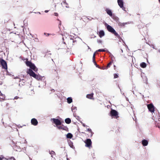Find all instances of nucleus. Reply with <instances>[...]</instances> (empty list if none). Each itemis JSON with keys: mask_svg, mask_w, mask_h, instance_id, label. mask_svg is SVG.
Masks as SVG:
<instances>
[{"mask_svg": "<svg viewBox=\"0 0 160 160\" xmlns=\"http://www.w3.org/2000/svg\"><path fill=\"white\" fill-rule=\"evenodd\" d=\"M25 62L26 65L28 67H29L30 69L33 70L35 72H36L38 71V69L34 64L31 62L28 61V59H26Z\"/></svg>", "mask_w": 160, "mask_h": 160, "instance_id": "f257e3e1", "label": "nucleus"}, {"mask_svg": "<svg viewBox=\"0 0 160 160\" xmlns=\"http://www.w3.org/2000/svg\"><path fill=\"white\" fill-rule=\"evenodd\" d=\"M106 26L107 28L108 31L113 34L117 37H119V35L118 33L111 26L109 25H108L107 24L106 25Z\"/></svg>", "mask_w": 160, "mask_h": 160, "instance_id": "f03ea898", "label": "nucleus"}, {"mask_svg": "<svg viewBox=\"0 0 160 160\" xmlns=\"http://www.w3.org/2000/svg\"><path fill=\"white\" fill-rule=\"evenodd\" d=\"M27 73L29 74L30 76L32 77L35 78L37 79H40L39 77L37 74H36L35 72H34L32 70L30 69H29L28 70Z\"/></svg>", "mask_w": 160, "mask_h": 160, "instance_id": "7ed1b4c3", "label": "nucleus"}, {"mask_svg": "<svg viewBox=\"0 0 160 160\" xmlns=\"http://www.w3.org/2000/svg\"><path fill=\"white\" fill-rule=\"evenodd\" d=\"M0 62L2 68L7 70L8 68L6 62L3 59H2L0 60Z\"/></svg>", "mask_w": 160, "mask_h": 160, "instance_id": "20e7f679", "label": "nucleus"}, {"mask_svg": "<svg viewBox=\"0 0 160 160\" xmlns=\"http://www.w3.org/2000/svg\"><path fill=\"white\" fill-rule=\"evenodd\" d=\"M147 107L149 110L152 112L154 111V107L152 104H150L147 105Z\"/></svg>", "mask_w": 160, "mask_h": 160, "instance_id": "39448f33", "label": "nucleus"}, {"mask_svg": "<svg viewBox=\"0 0 160 160\" xmlns=\"http://www.w3.org/2000/svg\"><path fill=\"white\" fill-rule=\"evenodd\" d=\"M84 142L86 144L85 146L86 147L89 148L91 146L92 142L90 139H87Z\"/></svg>", "mask_w": 160, "mask_h": 160, "instance_id": "423d86ee", "label": "nucleus"}, {"mask_svg": "<svg viewBox=\"0 0 160 160\" xmlns=\"http://www.w3.org/2000/svg\"><path fill=\"white\" fill-rule=\"evenodd\" d=\"M51 120H53V123L55 124L56 125H60L61 124V122L60 120L58 119H56L55 118H52Z\"/></svg>", "mask_w": 160, "mask_h": 160, "instance_id": "0eeeda50", "label": "nucleus"}, {"mask_svg": "<svg viewBox=\"0 0 160 160\" xmlns=\"http://www.w3.org/2000/svg\"><path fill=\"white\" fill-rule=\"evenodd\" d=\"M31 123L32 125L36 126L38 124V122L36 119L33 118L31 120Z\"/></svg>", "mask_w": 160, "mask_h": 160, "instance_id": "6e6552de", "label": "nucleus"}, {"mask_svg": "<svg viewBox=\"0 0 160 160\" xmlns=\"http://www.w3.org/2000/svg\"><path fill=\"white\" fill-rule=\"evenodd\" d=\"M111 114L112 116H116L118 115V113L115 110H112L111 111Z\"/></svg>", "mask_w": 160, "mask_h": 160, "instance_id": "1a4fd4ad", "label": "nucleus"}, {"mask_svg": "<svg viewBox=\"0 0 160 160\" xmlns=\"http://www.w3.org/2000/svg\"><path fill=\"white\" fill-rule=\"evenodd\" d=\"M41 81H42L41 82V84L42 83V85L44 86L46 85V81L45 80V78L44 77L41 78Z\"/></svg>", "mask_w": 160, "mask_h": 160, "instance_id": "9d476101", "label": "nucleus"}, {"mask_svg": "<svg viewBox=\"0 0 160 160\" xmlns=\"http://www.w3.org/2000/svg\"><path fill=\"white\" fill-rule=\"evenodd\" d=\"M118 2L120 7V8H122L123 4L122 0H118Z\"/></svg>", "mask_w": 160, "mask_h": 160, "instance_id": "9b49d317", "label": "nucleus"}, {"mask_svg": "<svg viewBox=\"0 0 160 160\" xmlns=\"http://www.w3.org/2000/svg\"><path fill=\"white\" fill-rule=\"evenodd\" d=\"M98 34L100 38H102L105 35L104 32L103 30H101L99 31L98 32Z\"/></svg>", "mask_w": 160, "mask_h": 160, "instance_id": "f8f14e48", "label": "nucleus"}, {"mask_svg": "<svg viewBox=\"0 0 160 160\" xmlns=\"http://www.w3.org/2000/svg\"><path fill=\"white\" fill-rule=\"evenodd\" d=\"M106 11L107 12V14L109 15L110 16H112V13L111 10L107 8L106 9Z\"/></svg>", "mask_w": 160, "mask_h": 160, "instance_id": "ddd939ff", "label": "nucleus"}, {"mask_svg": "<svg viewBox=\"0 0 160 160\" xmlns=\"http://www.w3.org/2000/svg\"><path fill=\"white\" fill-rule=\"evenodd\" d=\"M148 141L146 140H143L142 141V144L144 146H147L148 144Z\"/></svg>", "mask_w": 160, "mask_h": 160, "instance_id": "4468645a", "label": "nucleus"}, {"mask_svg": "<svg viewBox=\"0 0 160 160\" xmlns=\"http://www.w3.org/2000/svg\"><path fill=\"white\" fill-rule=\"evenodd\" d=\"M65 122L67 124H69L71 122V120L69 118H67L65 119Z\"/></svg>", "mask_w": 160, "mask_h": 160, "instance_id": "2eb2a0df", "label": "nucleus"}, {"mask_svg": "<svg viewBox=\"0 0 160 160\" xmlns=\"http://www.w3.org/2000/svg\"><path fill=\"white\" fill-rule=\"evenodd\" d=\"M72 137V134L71 133H68L67 135V138H71Z\"/></svg>", "mask_w": 160, "mask_h": 160, "instance_id": "dca6fc26", "label": "nucleus"}, {"mask_svg": "<svg viewBox=\"0 0 160 160\" xmlns=\"http://www.w3.org/2000/svg\"><path fill=\"white\" fill-rule=\"evenodd\" d=\"M93 96V94L91 93L90 94H88L87 95V98H88L91 99L92 98V97Z\"/></svg>", "mask_w": 160, "mask_h": 160, "instance_id": "f3484780", "label": "nucleus"}, {"mask_svg": "<svg viewBox=\"0 0 160 160\" xmlns=\"http://www.w3.org/2000/svg\"><path fill=\"white\" fill-rule=\"evenodd\" d=\"M140 66L142 68H145L146 67V64L145 62H142L140 64Z\"/></svg>", "mask_w": 160, "mask_h": 160, "instance_id": "a211bd4d", "label": "nucleus"}, {"mask_svg": "<svg viewBox=\"0 0 160 160\" xmlns=\"http://www.w3.org/2000/svg\"><path fill=\"white\" fill-rule=\"evenodd\" d=\"M67 102L69 103H70L72 102V99L71 98H68L67 99Z\"/></svg>", "mask_w": 160, "mask_h": 160, "instance_id": "6ab92c4d", "label": "nucleus"}, {"mask_svg": "<svg viewBox=\"0 0 160 160\" xmlns=\"http://www.w3.org/2000/svg\"><path fill=\"white\" fill-rule=\"evenodd\" d=\"M5 99V97L4 95L2 94V93L0 95V99L4 100Z\"/></svg>", "mask_w": 160, "mask_h": 160, "instance_id": "aec40b11", "label": "nucleus"}, {"mask_svg": "<svg viewBox=\"0 0 160 160\" xmlns=\"http://www.w3.org/2000/svg\"><path fill=\"white\" fill-rule=\"evenodd\" d=\"M95 52L93 54V57H92V60L93 61L95 65H96V62H95Z\"/></svg>", "mask_w": 160, "mask_h": 160, "instance_id": "412c9836", "label": "nucleus"}, {"mask_svg": "<svg viewBox=\"0 0 160 160\" xmlns=\"http://www.w3.org/2000/svg\"><path fill=\"white\" fill-rule=\"evenodd\" d=\"M49 153L52 157H53V156L55 155V152L53 151H50Z\"/></svg>", "mask_w": 160, "mask_h": 160, "instance_id": "4be33fe9", "label": "nucleus"}, {"mask_svg": "<svg viewBox=\"0 0 160 160\" xmlns=\"http://www.w3.org/2000/svg\"><path fill=\"white\" fill-rule=\"evenodd\" d=\"M107 51V50L106 49H99L96 52H105Z\"/></svg>", "mask_w": 160, "mask_h": 160, "instance_id": "5701e85b", "label": "nucleus"}, {"mask_svg": "<svg viewBox=\"0 0 160 160\" xmlns=\"http://www.w3.org/2000/svg\"><path fill=\"white\" fill-rule=\"evenodd\" d=\"M71 109L72 112H75L77 109V108L76 107L72 106Z\"/></svg>", "mask_w": 160, "mask_h": 160, "instance_id": "b1692460", "label": "nucleus"}, {"mask_svg": "<svg viewBox=\"0 0 160 160\" xmlns=\"http://www.w3.org/2000/svg\"><path fill=\"white\" fill-rule=\"evenodd\" d=\"M57 127L58 128V129H63L64 130V128L62 126H57Z\"/></svg>", "mask_w": 160, "mask_h": 160, "instance_id": "393cba45", "label": "nucleus"}, {"mask_svg": "<svg viewBox=\"0 0 160 160\" xmlns=\"http://www.w3.org/2000/svg\"><path fill=\"white\" fill-rule=\"evenodd\" d=\"M5 158L2 155H1L0 156V160H2L3 159H5Z\"/></svg>", "mask_w": 160, "mask_h": 160, "instance_id": "a878e982", "label": "nucleus"}, {"mask_svg": "<svg viewBox=\"0 0 160 160\" xmlns=\"http://www.w3.org/2000/svg\"><path fill=\"white\" fill-rule=\"evenodd\" d=\"M111 63H112V62H110V63H109L107 65V67L108 68H109V67H110V65H111Z\"/></svg>", "mask_w": 160, "mask_h": 160, "instance_id": "bb28decb", "label": "nucleus"}, {"mask_svg": "<svg viewBox=\"0 0 160 160\" xmlns=\"http://www.w3.org/2000/svg\"><path fill=\"white\" fill-rule=\"evenodd\" d=\"M118 77V75L117 74H114V78H117Z\"/></svg>", "mask_w": 160, "mask_h": 160, "instance_id": "cd10ccee", "label": "nucleus"}, {"mask_svg": "<svg viewBox=\"0 0 160 160\" xmlns=\"http://www.w3.org/2000/svg\"><path fill=\"white\" fill-rule=\"evenodd\" d=\"M122 24V23H119V25H121ZM125 24H126V23H122V25H123V26H124V25H125Z\"/></svg>", "mask_w": 160, "mask_h": 160, "instance_id": "c85d7f7f", "label": "nucleus"}, {"mask_svg": "<svg viewBox=\"0 0 160 160\" xmlns=\"http://www.w3.org/2000/svg\"><path fill=\"white\" fill-rule=\"evenodd\" d=\"M87 130L89 132H92V131H91V129H90V128H88L87 129Z\"/></svg>", "mask_w": 160, "mask_h": 160, "instance_id": "c756f323", "label": "nucleus"}, {"mask_svg": "<svg viewBox=\"0 0 160 160\" xmlns=\"http://www.w3.org/2000/svg\"><path fill=\"white\" fill-rule=\"evenodd\" d=\"M54 15L55 16H58V14L56 12L54 13Z\"/></svg>", "mask_w": 160, "mask_h": 160, "instance_id": "7c9ffc66", "label": "nucleus"}, {"mask_svg": "<svg viewBox=\"0 0 160 160\" xmlns=\"http://www.w3.org/2000/svg\"><path fill=\"white\" fill-rule=\"evenodd\" d=\"M122 8V9L123 10L125 11V8L124 7H123V6H122V8Z\"/></svg>", "mask_w": 160, "mask_h": 160, "instance_id": "2f4dec72", "label": "nucleus"}, {"mask_svg": "<svg viewBox=\"0 0 160 160\" xmlns=\"http://www.w3.org/2000/svg\"><path fill=\"white\" fill-rule=\"evenodd\" d=\"M48 11H48V10H45V12H48Z\"/></svg>", "mask_w": 160, "mask_h": 160, "instance_id": "473e14b6", "label": "nucleus"}, {"mask_svg": "<svg viewBox=\"0 0 160 160\" xmlns=\"http://www.w3.org/2000/svg\"><path fill=\"white\" fill-rule=\"evenodd\" d=\"M82 125L84 126V127H85V124H84V123H83L82 124Z\"/></svg>", "mask_w": 160, "mask_h": 160, "instance_id": "72a5a7b5", "label": "nucleus"}, {"mask_svg": "<svg viewBox=\"0 0 160 160\" xmlns=\"http://www.w3.org/2000/svg\"><path fill=\"white\" fill-rule=\"evenodd\" d=\"M49 34L48 33L47 34V36H48L49 35Z\"/></svg>", "mask_w": 160, "mask_h": 160, "instance_id": "f704fd0d", "label": "nucleus"}, {"mask_svg": "<svg viewBox=\"0 0 160 160\" xmlns=\"http://www.w3.org/2000/svg\"><path fill=\"white\" fill-rule=\"evenodd\" d=\"M59 24L60 25L61 24V22L60 21V23H59Z\"/></svg>", "mask_w": 160, "mask_h": 160, "instance_id": "c9c22d12", "label": "nucleus"}, {"mask_svg": "<svg viewBox=\"0 0 160 160\" xmlns=\"http://www.w3.org/2000/svg\"><path fill=\"white\" fill-rule=\"evenodd\" d=\"M15 99H17V98H17V97H15Z\"/></svg>", "mask_w": 160, "mask_h": 160, "instance_id": "e433bc0d", "label": "nucleus"}, {"mask_svg": "<svg viewBox=\"0 0 160 160\" xmlns=\"http://www.w3.org/2000/svg\"><path fill=\"white\" fill-rule=\"evenodd\" d=\"M67 160H69V158H67Z\"/></svg>", "mask_w": 160, "mask_h": 160, "instance_id": "4c0bfd02", "label": "nucleus"}, {"mask_svg": "<svg viewBox=\"0 0 160 160\" xmlns=\"http://www.w3.org/2000/svg\"><path fill=\"white\" fill-rule=\"evenodd\" d=\"M121 52H123V50H122V49H121Z\"/></svg>", "mask_w": 160, "mask_h": 160, "instance_id": "58836bf2", "label": "nucleus"}, {"mask_svg": "<svg viewBox=\"0 0 160 160\" xmlns=\"http://www.w3.org/2000/svg\"><path fill=\"white\" fill-rule=\"evenodd\" d=\"M64 4H66V5H67V4H66V3L65 2H64Z\"/></svg>", "mask_w": 160, "mask_h": 160, "instance_id": "ea45409f", "label": "nucleus"}, {"mask_svg": "<svg viewBox=\"0 0 160 160\" xmlns=\"http://www.w3.org/2000/svg\"><path fill=\"white\" fill-rule=\"evenodd\" d=\"M2 93L1 92V91H0V95Z\"/></svg>", "mask_w": 160, "mask_h": 160, "instance_id": "a19ab883", "label": "nucleus"}, {"mask_svg": "<svg viewBox=\"0 0 160 160\" xmlns=\"http://www.w3.org/2000/svg\"><path fill=\"white\" fill-rule=\"evenodd\" d=\"M66 8H68V6H67V5L66 6Z\"/></svg>", "mask_w": 160, "mask_h": 160, "instance_id": "79ce46f5", "label": "nucleus"}]
</instances>
